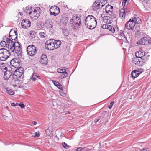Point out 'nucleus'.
<instances>
[{
    "mask_svg": "<svg viewBox=\"0 0 151 151\" xmlns=\"http://www.w3.org/2000/svg\"><path fill=\"white\" fill-rule=\"evenodd\" d=\"M96 19L92 15H88L85 19V24L87 28L93 29L97 25Z\"/></svg>",
    "mask_w": 151,
    "mask_h": 151,
    "instance_id": "obj_1",
    "label": "nucleus"
},
{
    "mask_svg": "<svg viewBox=\"0 0 151 151\" xmlns=\"http://www.w3.org/2000/svg\"><path fill=\"white\" fill-rule=\"evenodd\" d=\"M1 70L4 71V78L5 80H8L13 75L14 73L13 68L11 67L8 66L7 67L4 66H1Z\"/></svg>",
    "mask_w": 151,
    "mask_h": 151,
    "instance_id": "obj_2",
    "label": "nucleus"
},
{
    "mask_svg": "<svg viewBox=\"0 0 151 151\" xmlns=\"http://www.w3.org/2000/svg\"><path fill=\"white\" fill-rule=\"evenodd\" d=\"M3 39L4 40H6V47L8 48L10 52H13L15 50V47L16 46L15 42H14L10 38H8L6 35L3 36Z\"/></svg>",
    "mask_w": 151,
    "mask_h": 151,
    "instance_id": "obj_3",
    "label": "nucleus"
},
{
    "mask_svg": "<svg viewBox=\"0 0 151 151\" xmlns=\"http://www.w3.org/2000/svg\"><path fill=\"white\" fill-rule=\"evenodd\" d=\"M11 54L9 51L5 48L0 49V60L5 61L7 60Z\"/></svg>",
    "mask_w": 151,
    "mask_h": 151,
    "instance_id": "obj_4",
    "label": "nucleus"
},
{
    "mask_svg": "<svg viewBox=\"0 0 151 151\" xmlns=\"http://www.w3.org/2000/svg\"><path fill=\"white\" fill-rule=\"evenodd\" d=\"M81 20L80 17H78L77 15H75L70 21V24L72 27H78L81 24Z\"/></svg>",
    "mask_w": 151,
    "mask_h": 151,
    "instance_id": "obj_5",
    "label": "nucleus"
},
{
    "mask_svg": "<svg viewBox=\"0 0 151 151\" xmlns=\"http://www.w3.org/2000/svg\"><path fill=\"white\" fill-rule=\"evenodd\" d=\"M24 69L23 68L19 67L14 69V73L11 76L12 79H18L20 77L23 73Z\"/></svg>",
    "mask_w": 151,
    "mask_h": 151,
    "instance_id": "obj_6",
    "label": "nucleus"
},
{
    "mask_svg": "<svg viewBox=\"0 0 151 151\" xmlns=\"http://www.w3.org/2000/svg\"><path fill=\"white\" fill-rule=\"evenodd\" d=\"M27 51L29 55L32 56L35 55L37 51V49L34 45H31L28 46Z\"/></svg>",
    "mask_w": 151,
    "mask_h": 151,
    "instance_id": "obj_7",
    "label": "nucleus"
},
{
    "mask_svg": "<svg viewBox=\"0 0 151 151\" xmlns=\"http://www.w3.org/2000/svg\"><path fill=\"white\" fill-rule=\"evenodd\" d=\"M55 40L50 39L47 40L45 43V47L46 49L49 50H52L55 49L54 42Z\"/></svg>",
    "mask_w": 151,
    "mask_h": 151,
    "instance_id": "obj_8",
    "label": "nucleus"
},
{
    "mask_svg": "<svg viewBox=\"0 0 151 151\" xmlns=\"http://www.w3.org/2000/svg\"><path fill=\"white\" fill-rule=\"evenodd\" d=\"M18 45V46H16V47H15V53L14 55L15 57L16 58H21L22 56V49L21 47V45L19 43H17Z\"/></svg>",
    "mask_w": 151,
    "mask_h": 151,
    "instance_id": "obj_9",
    "label": "nucleus"
},
{
    "mask_svg": "<svg viewBox=\"0 0 151 151\" xmlns=\"http://www.w3.org/2000/svg\"><path fill=\"white\" fill-rule=\"evenodd\" d=\"M20 58H13L10 61V64L12 66L11 68H13V69L14 70L15 68L20 67Z\"/></svg>",
    "mask_w": 151,
    "mask_h": 151,
    "instance_id": "obj_10",
    "label": "nucleus"
},
{
    "mask_svg": "<svg viewBox=\"0 0 151 151\" xmlns=\"http://www.w3.org/2000/svg\"><path fill=\"white\" fill-rule=\"evenodd\" d=\"M147 60V58H134L133 60V62L136 65L140 66H142Z\"/></svg>",
    "mask_w": 151,
    "mask_h": 151,
    "instance_id": "obj_11",
    "label": "nucleus"
},
{
    "mask_svg": "<svg viewBox=\"0 0 151 151\" xmlns=\"http://www.w3.org/2000/svg\"><path fill=\"white\" fill-rule=\"evenodd\" d=\"M66 69L67 68L63 67L57 70L58 72L61 74L59 76V77L60 78H63L68 76V73L66 71Z\"/></svg>",
    "mask_w": 151,
    "mask_h": 151,
    "instance_id": "obj_12",
    "label": "nucleus"
},
{
    "mask_svg": "<svg viewBox=\"0 0 151 151\" xmlns=\"http://www.w3.org/2000/svg\"><path fill=\"white\" fill-rule=\"evenodd\" d=\"M50 14L56 16L58 15L60 12V8L57 6H52L49 9Z\"/></svg>",
    "mask_w": 151,
    "mask_h": 151,
    "instance_id": "obj_13",
    "label": "nucleus"
},
{
    "mask_svg": "<svg viewBox=\"0 0 151 151\" xmlns=\"http://www.w3.org/2000/svg\"><path fill=\"white\" fill-rule=\"evenodd\" d=\"M40 14L39 9L37 10L34 8L30 15V16L31 18L33 19V20H35L37 19L40 16Z\"/></svg>",
    "mask_w": 151,
    "mask_h": 151,
    "instance_id": "obj_14",
    "label": "nucleus"
},
{
    "mask_svg": "<svg viewBox=\"0 0 151 151\" xmlns=\"http://www.w3.org/2000/svg\"><path fill=\"white\" fill-rule=\"evenodd\" d=\"M135 24L132 18L125 24V27L128 30L132 29L134 28Z\"/></svg>",
    "mask_w": 151,
    "mask_h": 151,
    "instance_id": "obj_15",
    "label": "nucleus"
},
{
    "mask_svg": "<svg viewBox=\"0 0 151 151\" xmlns=\"http://www.w3.org/2000/svg\"><path fill=\"white\" fill-rule=\"evenodd\" d=\"M101 1L100 0H97L93 3L92 6V8L93 10H96L104 6V5H101L100 4Z\"/></svg>",
    "mask_w": 151,
    "mask_h": 151,
    "instance_id": "obj_16",
    "label": "nucleus"
},
{
    "mask_svg": "<svg viewBox=\"0 0 151 151\" xmlns=\"http://www.w3.org/2000/svg\"><path fill=\"white\" fill-rule=\"evenodd\" d=\"M137 44L141 45H147L149 44V40L146 37H143L139 40Z\"/></svg>",
    "mask_w": 151,
    "mask_h": 151,
    "instance_id": "obj_17",
    "label": "nucleus"
},
{
    "mask_svg": "<svg viewBox=\"0 0 151 151\" xmlns=\"http://www.w3.org/2000/svg\"><path fill=\"white\" fill-rule=\"evenodd\" d=\"M30 21L27 19H23L21 22L22 27L23 28L27 29L31 26Z\"/></svg>",
    "mask_w": 151,
    "mask_h": 151,
    "instance_id": "obj_18",
    "label": "nucleus"
},
{
    "mask_svg": "<svg viewBox=\"0 0 151 151\" xmlns=\"http://www.w3.org/2000/svg\"><path fill=\"white\" fill-rule=\"evenodd\" d=\"M17 36V31L14 29H12L11 30L9 34V38H10L11 40H15Z\"/></svg>",
    "mask_w": 151,
    "mask_h": 151,
    "instance_id": "obj_19",
    "label": "nucleus"
},
{
    "mask_svg": "<svg viewBox=\"0 0 151 151\" xmlns=\"http://www.w3.org/2000/svg\"><path fill=\"white\" fill-rule=\"evenodd\" d=\"M142 72V69L141 68H138L132 72L131 75L133 78L137 77Z\"/></svg>",
    "mask_w": 151,
    "mask_h": 151,
    "instance_id": "obj_20",
    "label": "nucleus"
},
{
    "mask_svg": "<svg viewBox=\"0 0 151 151\" xmlns=\"http://www.w3.org/2000/svg\"><path fill=\"white\" fill-rule=\"evenodd\" d=\"M105 10L108 15H111L113 11V7L112 6L108 5L106 6Z\"/></svg>",
    "mask_w": 151,
    "mask_h": 151,
    "instance_id": "obj_21",
    "label": "nucleus"
},
{
    "mask_svg": "<svg viewBox=\"0 0 151 151\" xmlns=\"http://www.w3.org/2000/svg\"><path fill=\"white\" fill-rule=\"evenodd\" d=\"M40 62L44 65H46L47 63V58L46 55L45 54H43L41 56V58L40 60Z\"/></svg>",
    "mask_w": 151,
    "mask_h": 151,
    "instance_id": "obj_22",
    "label": "nucleus"
},
{
    "mask_svg": "<svg viewBox=\"0 0 151 151\" xmlns=\"http://www.w3.org/2000/svg\"><path fill=\"white\" fill-rule=\"evenodd\" d=\"M145 55V52L144 51H139L135 52L136 58H142Z\"/></svg>",
    "mask_w": 151,
    "mask_h": 151,
    "instance_id": "obj_23",
    "label": "nucleus"
},
{
    "mask_svg": "<svg viewBox=\"0 0 151 151\" xmlns=\"http://www.w3.org/2000/svg\"><path fill=\"white\" fill-rule=\"evenodd\" d=\"M36 78L38 79L41 78L40 76L37 73H33L32 75L31 76L30 79L33 81H35L36 80Z\"/></svg>",
    "mask_w": 151,
    "mask_h": 151,
    "instance_id": "obj_24",
    "label": "nucleus"
},
{
    "mask_svg": "<svg viewBox=\"0 0 151 151\" xmlns=\"http://www.w3.org/2000/svg\"><path fill=\"white\" fill-rule=\"evenodd\" d=\"M34 8L31 6H28L25 8V9L24 10V12L27 15H30Z\"/></svg>",
    "mask_w": 151,
    "mask_h": 151,
    "instance_id": "obj_25",
    "label": "nucleus"
},
{
    "mask_svg": "<svg viewBox=\"0 0 151 151\" xmlns=\"http://www.w3.org/2000/svg\"><path fill=\"white\" fill-rule=\"evenodd\" d=\"M11 81V84L14 87L18 86L20 84V81L17 79H13Z\"/></svg>",
    "mask_w": 151,
    "mask_h": 151,
    "instance_id": "obj_26",
    "label": "nucleus"
},
{
    "mask_svg": "<svg viewBox=\"0 0 151 151\" xmlns=\"http://www.w3.org/2000/svg\"><path fill=\"white\" fill-rule=\"evenodd\" d=\"M45 24L48 28H52L53 27V22L50 19L46 21Z\"/></svg>",
    "mask_w": 151,
    "mask_h": 151,
    "instance_id": "obj_27",
    "label": "nucleus"
},
{
    "mask_svg": "<svg viewBox=\"0 0 151 151\" xmlns=\"http://www.w3.org/2000/svg\"><path fill=\"white\" fill-rule=\"evenodd\" d=\"M119 17L122 19L125 18V11L124 9H121L119 10Z\"/></svg>",
    "mask_w": 151,
    "mask_h": 151,
    "instance_id": "obj_28",
    "label": "nucleus"
},
{
    "mask_svg": "<svg viewBox=\"0 0 151 151\" xmlns=\"http://www.w3.org/2000/svg\"><path fill=\"white\" fill-rule=\"evenodd\" d=\"M69 19L68 17H66L65 15L63 16L62 19H61V22L64 24H66L68 22Z\"/></svg>",
    "mask_w": 151,
    "mask_h": 151,
    "instance_id": "obj_29",
    "label": "nucleus"
},
{
    "mask_svg": "<svg viewBox=\"0 0 151 151\" xmlns=\"http://www.w3.org/2000/svg\"><path fill=\"white\" fill-rule=\"evenodd\" d=\"M54 45H55V49H56L59 47L61 45V42L60 40H55Z\"/></svg>",
    "mask_w": 151,
    "mask_h": 151,
    "instance_id": "obj_30",
    "label": "nucleus"
},
{
    "mask_svg": "<svg viewBox=\"0 0 151 151\" xmlns=\"http://www.w3.org/2000/svg\"><path fill=\"white\" fill-rule=\"evenodd\" d=\"M132 18L135 24H140L142 22L141 19L138 17H134L133 18L132 17Z\"/></svg>",
    "mask_w": 151,
    "mask_h": 151,
    "instance_id": "obj_31",
    "label": "nucleus"
},
{
    "mask_svg": "<svg viewBox=\"0 0 151 151\" xmlns=\"http://www.w3.org/2000/svg\"><path fill=\"white\" fill-rule=\"evenodd\" d=\"M107 112L106 111H104L102 112L101 114V116L97 117L95 119L94 122L95 123L97 122H98L101 118V117H104V115Z\"/></svg>",
    "mask_w": 151,
    "mask_h": 151,
    "instance_id": "obj_32",
    "label": "nucleus"
},
{
    "mask_svg": "<svg viewBox=\"0 0 151 151\" xmlns=\"http://www.w3.org/2000/svg\"><path fill=\"white\" fill-rule=\"evenodd\" d=\"M107 29L109 30V31L111 32L112 33H114L115 32V29L114 27L111 25H108V28Z\"/></svg>",
    "mask_w": 151,
    "mask_h": 151,
    "instance_id": "obj_33",
    "label": "nucleus"
},
{
    "mask_svg": "<svg viewBox=\"0 0 151 151\" xmlns=\"http://www.w3.org/2000/svg\"><path fill=\"white\" fill-rule=\"evenodd\" d=\"M7 93L10 95H13L14 93V92L12 90L10 89L9 88H7L6 90Z\"/></svg>",
    "mask_w": 151,
    "mask_h": 151,
    "instance_id": "obj_34",
    "label": "nucleus"
},
{
    "mask_svg": "<svg viewBox=\"0 0 151 151\" xmlns=\"http://www.w3.org/2000/svg\"><path fill=\"white\" fill-rule=\"evenodd\" d=\"M30 37L32 38H35L36 35V33L34 31H31L30 32Z\"/></svg>",
    "mask_w": 151,
    "mask_h": 151,
    "instance_id": "obj_35",
    "label": "nucleus"
},
{
    "mask_svg": "<svg viewBox=\"0 0 151 151\" xmlns=\"http://www.w3.org/2000/svg\"><path fill=\"white\" fill-rule=\"evenodd\" d=\"M63 33L65 36H68L69 35V32L68 30L65 29H63L62 30Z\"/></svg>",
    "mask_w": 151,
    "mask_h": 151,
    "instance_id": "obj_36",
    "label": "nucleus"
},
{
    "mask_svg": "<svg viewBox=\"0 0 151 151\" xmlns=\"http://www.w3.org/2000/svg\"><path fill=\"white\" fill-rule=\"evenodd\" d=\"M39 35L40 37L43 38H45L47 36V35L45 32H40Z\"/></svg>",
    "mask_w": 151,
    "mask_h": 151,
    "instance_id": "obj_37",
    "label": "nucleus"
},
{
    "mask_svg": "<svg viewBox=\"0 0 151 151\" xmlns=\"http://www.w3.org/2000/svg\"><path fill=\"white\" fill-rule=\"evenodd\" d=\"M6 40L2 41L0 43V45L2 47H6Z\"/></svg>",
    "mask_w": 151,
    "mask_h": 151,
    "instance_id": "obj_38",
    "label": "nucleus"
},
{
    "mask_svg": "<svg viewBox=\"0 0 151 151\" xmlns=\"http://www.w3.org/2000/svg\"><path fill=\"white\" fill-rule=\"evenodd\" d=\"M45 132L47 135L48 136H50L51 133V132L50 131L48 128L46 129Z\"/></svg>",
    "mask_w": 151,
    "mask_h": 151,
    "instance_id": "obj_39",
    "label": "nucleus"
},
{
    "mask_svg": "<svg viewBox=\"0 0 151 151\" xmlns=\"http://www.w3.org/2000/svg\"><path fill=\"white\" fill-rule=\"evenodd\" d=\"M141 34V32H140V31L138 30L136 32L135 35L137 37H139Z\"/></svg>",
    "mask_w": 151,
    "mask_h": 151,
    "instance_id": "obj_40",
    "label": "nucleus"
},
{
    "mask_svg": "<svg viewBox=\"0 0 151 151\" xmlns=\"http://www.w3.org/2000/svg\"><path fill=\"white\" fill-rule=\"evenodd\" d=\"M63 146L66 149H68L69 147V146L65 142H64L62 143Z\"/></svg>",
    "mask_w": 151,
    "mask_h": 151,
    "instance_id": "obj_41",
    "label": "nucleus"
},
{
    "mask_svg": "<svg viewBox=\"0 0 151 151\" xmlns=\"http://www.w3.org/2000/svg\"><path fill=\"white\" fill-rule=\"evenodd\" d=\"M108 24H104L102 26V28L104 29H107L108 26Z\"/></svg>",
    "mask_w": 151,
    "mask_h": 151,
    "instance_id": "obj_42",
    "label": "nucleus"
},
{
    "mask_svg": "<svg viewBox=\"0 0 151 151\" xmlns=\"http://www.w3.org/2000/svg\"><path fill=\"white\" fill-rule=\"evenodd\" d=\"M56 87L59 89L61 90L62 91H63V86L61 84L59 83L58 85L57 86H56Z\"/></svg>",
    "mask_w": 151,
    "mask_h": 151,
    "instance_id": "obj_43",
    "label": "nucleus"
},
{
    "mask_svg": "<svg viewBox=\"0 0 151 151\" xmlns=\"http://www.w3.org/2000/svg\"><path fill=\"white\" fill-rule=\"evenodd\" d=\"M119 35L121 37H124V38L125 37H124V34L122 30H121L119 32Z\"/></svg>",
    "mask_w": 151,
    "mask_h": 151,
    "instance_id": "obj_44",
    "label": "nucleus"
},
{
    "mask_svg": "<svg viewBox=\"0 0 151 151\" xmlns=\"http://www.w3.org/2000/svg\"><path fill=\"white\" fill-rule=\"evenodd\" d=\"M114 103V101H111L110 103V104L108 106V107L109 109H111L112 108V106H113Z\"/></svg>",
    "mask_w": 151,
    "mask_h": 151,
    "instance_id": "obj_45",
    "label": "nucleus"
},
{
    "mask_svg": "<svg viewBox=\"0 0 151 151\" xmlns=\"http://www.w3.org/2000/svg\"><path fill=\"white\" fill-rule=\"evenodd\" d=\"M52 81L54 85L56 86H57L60 83L56 81Z\"/></svg>",
    "mask_w": 151,
    "mask_h": 151,
    "instance_id": "obj_46",
    "label": "nucleus"
},
{
    "mask_svg": "<svg viewBox=\"0 0 151 151\" xmlns=\"http://www.w3.org/2000/svg\"><path fill=\"white\" fill-rule=\"evenodd\" d=\"M19 105L22 108H24L25 107V106L23 103H20L19 104Z\"/></svg>",
    "mask_w": 151,
    "mask_h": 151,
    "instance_id": "obj_47",
    "label": "nucleus"
},
{
    "mask_svg": "<svg viewBox=\"0 0 151 151\" xmlns=\"http://www.w3.org/2000/svg\"><path fill=\"white\" fill-rule=\"evenodd\" d=\"M83 148H82L81 147H78L76 149L77 151H82L83 149Z\"/></svg>",
    "mask_w": 151,
    "mask_h": 151,
    "instance_id": "obj_48",
    "label": "nucleus"
},
{
    "mask_svg": "<svg viewBox=\"0 0 151 151\" xmlns=\"http://www.w3.org/2000/svg\"><path fill=\"white\" fill-rule=\"evenodd\" d=\"M35 137H38L39 136V133H37V132H36L35 133Z\"/></svg>",
    "mask_w": 151,
    "mask_h": 151,
    "instance_id": "obj_49",
    "label": "nucleus"
},
{
    "mask_svg": "<svg viewBox=\"0 0 151 151\" xmlns=\"http://www.w3.org/2000/svg\"><path fill=\"white\" fill-rule=\"evenodd\" d=\"M127 1V0H123L122 3V5H124V6H125V4Z\"/></svg>",
    "mask_w": 151,
    "mask_h": 151,
    "instance_id": "obj_50",
    "label": "nucleus"
},
{
    "mask_svg": "<svg viewBox=\"0 0 151 151\" xmlns=\"http://www.w3.org/2000/svg\"><path fill=\"white\" fill-rule=\"evenodd\" d=\"M82 151H90L86 147L83 148Z\"/></svg>",
    "mask_w": 151,
    "mask_h": 151,
    "instance_id": "obj_51",
    "label": "nucleus"
},
{
    "mask_svg": "<svg viewBox=\"0 0 151 151\" xmlns=\"http://www.w3.org/2000/svg\"><path fill=\"white\" fill-rule=\"evenodd\" d=\"M60 94L61 96H64L65 95V93H63V92H60Z\"/></svg>",
    "mask_w": 151,
    "mask_h": 151,
    "instance_id": "obj_52",
    "label": "nucleus"
},
{
    "mask_svg": "<svg viewBox=\"0 0 151 151\" xmlns=\"http://www.w3.org/2000/svg\"><path fill=\"white\" fill-rule=\"evenodd\" d=\"M141 151H149L147 148L144 149Z\"/></svg>",
    "mask_w": 151,
    "mask_h": 151,
    "instance_id": "obj_53",
    "label": "nucleus"
},
{
    "mask_svg": "<svg viewBox=\"0 0 151 151\" xmlns=\"http://www.w3.org/2000/svg\"><path fill=\"white\" fill-rule=\"evenodd\" d=\"M32 123L34 125H36L37 124V122L35 121H33Z\"/></svg>",
    "mask_w": 151,
    "mask_h": 151,
    "instance_id": "obj_54",
    "label": "nucleus"
},
{
    "mask_svg": "<svg viewBox=\"0 0 151 151\" xmlns=\"http://www.w3.org/2000/svg\"><path fill=\"white\" fill-rule=\"evenodd\" d=\"M7 118V116H4L3 117V119L5 120H6Z\"/></svg>",
    "mask_w": 151,
    "mask_h": 151,
    "instance_id": "obj_55",
    "label": "nucleus"
},
{
    "mask_svg": "<svg viewBox=\"0 0 151 151\" xmlns=\"http://www.w3.org/2000/svg\"><path fill=\"white\" fill-rule=\"evenodd\" d=\"M11 105L13 106H16V104L14 103H13L11 104Z\"/></svg>",
    "mask_w": 151,
    "mask_h": 151,
    "instance_id": "obj_56",
    "label": "nucleus"
},
{
    "mask_svg": "<svg viewBox=\"0 0 151 151\" xmlns=\"http://www.w3.org/2000/svg\"><path fill=\"white\" fill-rule=\"evenodd\" d=\"M143 1L147 3V2H148V0H143Z\"/></svg>",
    "mask_w": 151,
    "mask_h": 151,
    "instance_id": "obj_57",
    "label": "nucleus"
},
{
    "mask_svg": "<svg viewBox=\"0 0 151 151\" xmlns=\"http://www.w3.org/2000/svg\"><path fill=\"white\" fill-rule=\"evenodd\" d=\"M19 14H20V15H22L23 13L22 12H19Z\"/></svg>",
    "mask_w": 151,
    "mask_h": 151,
    "instance_id": "obj_58",
    "label": "nucleus"
},
{
    "mask_svg": "<svg viewBox=\"0 0 151 151\" xmlns=\"http://www.w3.org/2000/svg\"><path fill=\"white\" fill-rule=\"evenodd\" d=\"M6 109H9V107L8 106H6L5 107Z\"/></svg>",
    "mask_w": 151,
    "mask_h": 151,
    "instance_id": "obj_59",
    "label": "nucleus"
},
{
    "mask_svg": "<svg viewBox=\"0 0 151 151\" xmlns=\"http://www.w3.org/2000/svg\"><path fill=\"white\" fill-rule=\"evenodd\" d=\"M18 43H19V42H18L17 43H15V46H18V45L17 44Z\"/></svg>",
    "mask_w": 151,
    "mask_h": 151,
    "instance_id": "obj_60",
    "label": "nucleus"
},
{
    "mask_svg": "<svg viewBox=\"0 0 151 151\" xmlns=\"http://www.w3.org/2000/svg\"><path fill=\"white\" fill-rule=\"evenodd\" d=\"M68 113L70 114V113L68 111L66 113H65V114H68Z\"/></svg>",
    "mask_w": 151,
    "mask_h": 151,
    "instance_id": "obj_61",
    "label": "nucleus"
},
{
    "mask_svg": "<svg viewBox=\"0 0 151 151\" xmlns=\"http://www.w3.org/2000/svg\"><path fill=\"white\" fill-rule=\"evenodd\" d=\"M16 104V105H19V104H18V103H16V104Z\"/></svg>",
    "mask_w": 151,
    "mask_h": 151,
    "instance_id": "obj_62",
    "label": "nucleus"
},
{
    "mask_svg": "<svg viewBox=\"0 0 151 151\" xmlns=\"http://www.w3.org/2000/svg\"><path fill=\"white\" fill-rule=\"evenodd\" d=\"M3 64H4V63H2V64H1V65H3Z\"/></svg>",
    "mask_w": 151,
    "mask_h": 151,
    "instance_id": "obj_63",
    "label": "nucleus"
},
{
    "mask_svg": "<svg viewBox=\"0 0 151 151\" xmlns=\"http://www.w3.org/2000/svg\"><path fill=\"white\" fill-rule=\"evenodd\" d=\"M101 4H102V2H101Z\"/></svg>",
    "mask_w": 151,
    "mask_h": 151,
    "instance_id": "obj_64",
    "label": "nucleus"
}]
</instances>
